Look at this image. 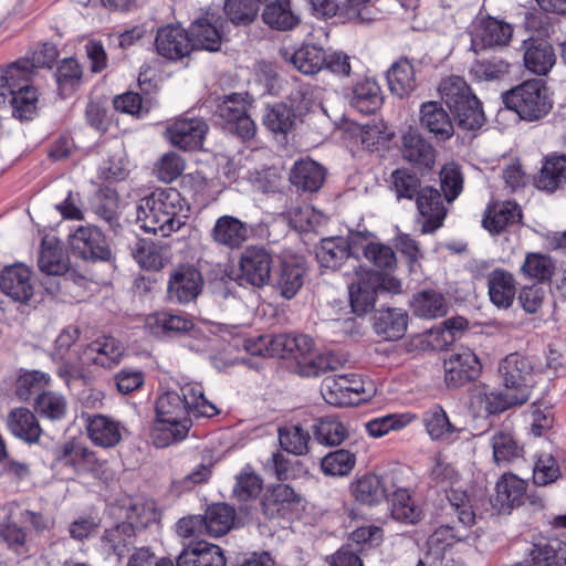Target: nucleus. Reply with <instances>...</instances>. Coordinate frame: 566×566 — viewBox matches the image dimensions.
Listing matches in <instances>:
<instances>
[{
	"instance_id": "3",
	"label": "nucleus",
	"mask_w": 566,
	"mask_h": 566,
	"mask_svg": "<svg viewBox=\"0 0 566 566\" xmlns=\"http://www.w3.org/2000/svg\"><path fill=\"white\" fill-rule=\"evenodd\" d=\"M217 407L203 395L200 384H187L181 394L167 391L156 401V419H185L195 417H213L218 413Z\"/></svg>"
},
{
	"instance_id": "48",
	"label": "nucleus",
	"mask_w": 566,
	"mask_h": 566,
	"mask_svg": "<svg viewBox=\"0 0 566 566\" xmlns=\"http://www.w3.org/2000/svg\"><path fill=\"white\" fill-rule=\"evenodd\" d=\"M438 90L451 112L467 103V101L476 97L461 76L451 75L443 78Z\"/></svg>"
},
{
	"instance_id": "62",
	"label": "nucleus",
	"mask_w": 566,
	"mask_h": 566,
	"mask_svg": "<svg viewBox=\"0 0 566 566\" xmlns=\"http://www.w3.org/2000/svg\"><path fill=\"white\" fill-rule=\"evenodd\" d=\"M390 189L395 192L398 200H412L421 189L420 179L408 169H396L390 175Z\"/></svg>"
},
{
	"instance_id": "50",
	"label": "nucleus",
	"mask_w": 566,
	"mask_h": 566,
	"mask_svg": "<svg viewBox=\"0 0 566 566\" xmlns=\"http://www.w3.org/2000/svg\"><path fill=\"white\" fill-rule=\"evenodd\" d=\"M208 535L219 537L227 534L234 524V509L224 503L209 506L205 513Z\"/></svg>"
},
{
	"instance_id": "30",
	"label": "nucleus",
	"mask_w": 566,
	"mask_h": 566,
	"mask_svg": "<svg viewBox=\"0 0 566 566\" xmlns=\"http://www.w3.org/2000/svg\"><path fill=\"white\" fill-rule=\"evenodd\" d=\"M7 427L12 436L30 444L36 443L43 432L36 416L25 407L10 410Z\"/></svg>"
},
{
	"instance_id": "38",
	"label": "nucleus",
	"mask_w": 566,
	"mask_h": 566,
	"mask_svg": "<svg viewBox=\"0 0 566 566\" xmlns=\"http://www.w3.org/2000/svg\"><path fill=\"white\" fill-rule=\"evenodd\" d=\"M495 502L501 510H511L524 503L526 482L513 473H504L497 481Z\"/></svg>"
},
{
	"instance_id": "64",
	"label": "nucleus",
	"mask_w": 566,
	"mask_h": 566,
	"mask_svg": "<svg viewBox=\"0 0 566 566\" xmlns=\"http://www.w3.org/2000/svg\"><path fill=\"white\" fill-rule=\"evenodd\" d=\"M440 185L447 202L455 200L463 189V175L455 163L446 164L440 170Z\"/></svg>"
},
{
	"instance_id": "57",
	"label": "nucleus",
	"mask_w": 566,
	"mask_h": 566,
	"mask_svg": "<svg viewBox=\"0 0 566 566\" xmlns=\"http://www.w3.org/2000/svg\"><path fill=\"white\" fill-rule=\"evenodd\" d=\"M125 516L133 528L142 530L158 521L156 505L149 500L130 501L125 507Z\"/></svg>"
},
{
	"instance_id": "8",
	"label": "nucleus",
	"mask_w": 566,
	"mask_h": 566,
	"mask_svg": "<svg viewBox=\"0 0 566 566\" xmlns=\"http://www.w3.org/2000/svg\"><path fill=\"white\" fill-rule=\"evenodd\" d=\"M272 265L273 255L268 249L261 245L245 248L239 261L240 284L254 287L266 285L271 280Z\"/></svg>"
},
{
	"instance_id": "4",
	"label": "nucleus",
	"mask_w": 566,
	"mask_h": 566,
	"mask_svg": "<svg viewBox=\"0 0 566 566\" xmlns=\"http://www.w3.org/2000/svg\"><path fill=\"white\" fill-rule=\"evenodd\" d=\"M507 108L527 122L539 120L553 108V99L546 84L538 78L524 81L504 95Z\"/></svg>"
},
{
	"instance_id": "15",
	"label": "nucleus",
	"mask_w": 566,
	"mask_h": 566,
	"mask_svg": "<svg viewBox=\"0 0 566 566\" xmlns=\"http://www.w3.org/2000/svg\"><path fill=\"white\" fill-rule=\"evenodd\" d=\"M54 455L57 463L70 465L78 473L88 472L95 476L104 473L103 468L106 462L99 460L94 451L78 442H64L55 449Z\"/></svg>"
},
{
	"instance_id": "26",
	"label": "nucleus",
	"mask_w": 566,
	"mask_h": 566,
	"mask_svg": "<svg viewBox=\"0 0 566 566\" xmlns=\"http://www.w3.org/2000/svg\"><path fill=\"white\" fill-rule=\"evenodd\" d=\"M401 154L405 160L419 169H431L436 163V149L416 130L402 136Z\"/></svg>"
},
{
	"instance_id": "28",
	"label": "nucleus",
	"mask_w": 566,
	"mask_h": 566,
	"mask_svg": "<svg viewBox=\"0 0 566 566\" xmlns=\"http://www.w3.org/2000/svg\"><path fill=\"white\" fill-rule=\"evenodd\" d=\"M177 566H226L222 549L207 542H198L185 547L178 555Z\"/></svg>"
},
{
	"instance_id": "1",
	"label": "nucleus",
	"mask_w": 566,
	"mask_h": 566,
	"mask_svg": "<svg viewBox=\"0 0 566 566\" xmlns=\"http://www.w3.org/2000/svg\"><path fill=\"white\" fill-rule=\"evenodd\" d=\"M189 208L174 188L156 190L139 200L137 222L146 232L169 237L186 224Z\"/></svg>"
},
{
	"instance_id": "18",
	"label": "nucleus",
	"mask_w": 566,
	"mask_h": 566,
	"mask_svg": "<svg viewBox=\"0 0 566 566\" xmlns=\"http://www.w3.org/2000/svg\"><path fill=\"white\" fill-rule=\"evenodd\" d=\"M203 286L201 273L190 265H181L172 270L167 285L170 301L186 304L198 297Z\"/></svg>"
},
{
	"instance_id": "29",
	"label": "nucleus",
	"mask_w": 566,
	"mask_h": 566,
	"mask_svg": "<svg viewBox=\"0 0 566 566\" xmlns=\"http://www.w3.org/2000/svg\"><path fill=\"white\" fill-rule=\"evenodd\" d=\"M408 326V314L396 307L377 310L373 316L375 332L386 340L401 338Z\"/></svg>"
},
{
	"instance_id": "55",
	"label": "nucleus",
	"mask_w": 566,
	"mask_h": 566,
	"mask_svg": "<svg viewBox=\"0 0 566 566\" xmlns=\"http://www.w3.org/2000/svg\"><path fill=\"white\" fill-rule=\"evenodd\" d=\"M554 271L555 264L551 256L537 252L527 253L521 266V273L525 277L538 282L549 281Z\"/></svg>"
},
{
	"instance_id": "54",
	"label": "nucleus",
	"mask_w": 566,
	"mask_h": 566,
	"mask_svg": "<svg viewBox=\"0 0 566 566\" xmlns=\"http://www.w3.org/2000/svg\"><path fill=\"white\" fill-rule=\"evenodd\" d=\"M390 495L391 515L395 520L407 524H415L420 520L421 511L413 504L408 490L395 484Z\"/></svg>"
},
{
	"instance_id": "61",
	"label": "nucleus",
	"mask_w": 566,
	"mask_h": 566,
	"mask_svg": "<svg viewBox=\"0 0 566 566\" xmlns=\"http://www.w3.org/2000/svg\"><path fill=\"white\" fill-rule=\"evenodd\" d=\"M82 67L75 59H64L57 66L55 76L60 94L71 95L82 82Z\"/></svg>"
},
{
	"instance_id": "42",
	"label": "nucleus",
	"mask_w": 566,
	"mask_h": 566,
	"mask_svg": "<svg viewBox=\"0 0 566 566\" xmlns=\"http://www.w3.org/2000/svg\"><path fill=\"white\" fill-rule=\"evenodd\" d=\"M262 20L271 29L279 31L293 30L300 23V17L292 11L290 0H269L263 9Z\"/></svg>"
},
{
	"instance_id": "56",
	"label": "nucleus",
	"mask_w": 566,
	"mask_h": 566,
	"mask_svg": "<svg viewBox=\"0 0 566 566\" xmlns=\"http://www.w3.org/2000/svg\"><path fill=\"white\" fill-rule=\"evenodd\" d=\"M280 446L289 453L303 455L308 452L310 433L298 424L281 427L277 430Z\"/></svg>"
},
{
	"instance_id": "24",
	"label": "nucleus",
	"mask_w": 566,
	"mask_h": 566,
	"mask_svg": "<svg viewBox=\"0 0 566 566\" xmlns=\"http://www.w3.org/2000/svg\"><path fill=\"white\" fill-rule=\"evenodd\" d=\"M274 353L281 357L293 356L298 364L313 367L316 356L314 355L313 339L307 335L280 334L272 340Z\"/></svg>"
},
{
	"instance_id": "36",
	"label": "nucleus",
	"mask_w": 566,
	"mask_h": 566,
	"mask_svg": "<svg viewBox=\"0 0 566 566\" xmlns=\"http://www.w3.org/2000/svg\"><path fill=\"white\" fill-rule=\"evenodd\" d=\"M290 180L303 191H317L325 180V169L312 159H300L291 169Z\"/></svg>"
},
{
	"instance_id": "41",
	"label": "nucleus",
	"mask_w": 566,
	"mask_h": 566,
	"mask_svg": "<svg viewBox=\"0 0 566 566\" xmlns=\"http://www.w3.org/2000/svg\"><path fill=\"white\" fill-rule=\"evenodd\" d=\"M350 104L363 114L375 113L382 104L380 86L373 78H364L353 86Z\"/></svg>"
},
{
	"instance_id": "9",
	"label": "nucleus",
	"mask_w": 566,
	"mask_h": 566,
	"mask_svg": "<svg viewBox=\"0 0 566 566\" xmlns=\"http://www.w3.org/2000/svg\"><path fill=\"white\" fill-rule=\"evenodd\" d=\"M247 111L245 97L240 93H233L222 98L217 105L216 114L226 122L230 132L242 139H251L255 135L256 126Z\"/></svg>"
},
{
	"instance_id": "20",
	"label": "nucleus",
	"mask_w": 566,
	"mask_h": 566,
	"mask_svg": "<svg viewBox=\"0 0 566 566\" xmlns=\"http://www.w3.org/2000/svg\"><path fill=\"white\" fill-rule=\"evenodd\" d=\"M301 496L287 484L269 488L261 500L263 514L269 518L286 517L297 510Z\"/></svg>"
},
{
	"instance_id": "14",
	"label": "nucleus",
	"mask_w": 566,
	"mask_h": 566,
	"mask_svg": "<svg viewBox=\"0 0 566 566\" xmlns=\"http://www.w3.org/2000/svg\"><path fill=\"white\" fill-rule=\"evenodd\" d=\"M190 31L180 24H167L157 30L155 48L158 55L169 61H181L193 51Z\"/></svg>"
},
{
	"instance_id": "40",
	"label": "nucleus",
	"mask_w": 566,
	"mask_h": 566,
	"mask_svg": "<svg viewBox=\"0 0 566 566\" xmlns=\"http://www.w3.org/2000/svg\"><path fill=\"white\" fill-rule=\"evenodd\" d=\"M316 258L321 266L331 270H338L345 261L352 260L348 252V243L344 237L322 239L316 250Z\"/></svg>"
},
{
	"instance_id": "44",
	"label": "nucleus",
	"mask_w": 566,
	"mask_h": 566,
	"mask_svg": "<svg viewBox=\"0 0 566 566\" xmlns=\"http://www.w3.org/2000/svg\"><path fill=\"white\" fill-rule=\"evenodd\" d=\"M427 433L436 441H450L458 429L450 422L447 412L436 405L422 413Z\"/></svg>"
},
{
	"instance_id": "22",
	"label": "nucleus",
	"mask_w": 566,
	"mask_h": 566,
	"mask_svg": "<svg viewBox=\"0 0 566 566\" xmlns=\"http://www.w3.org/2000/svg\"><path fill=\"white\" fill-rule=\"evenodd\" d=\"M395 489L391 475L365 474L352 484V494L357 502L375 505L387 500Z\"/></svg>"
},
{
	"instance_id": "25",
	"label": "nucleus",
	"mask_w": 566,
	"mask_h": 566,
	"mask_svg": "<svg viewBox=\"0 0 566 566\" xmlns=\"http://www.w3.org/2000/svg\"><path fill=\"white\" fill-rule=\"evenodd\" d=\"M210 234L216 244L237 250L248 240L249 229L238 218L226 214L217 219Z\"/></svg>"
},
{
	"instance_id": "32",
	"label": "nucleus",
	"mask_w": 566,
	"mask_h": 566,
	"mask_svg": "<svg viewBox=\"0 0 566 566\" xmlns=\"http://www.w3.org/2000/svg\"><path fill=\"white\" fill-rule=\"evenodd\" d=\"M191 424L190 418L156 419L150 432L151 441L157 448H166L172 443L182 441L188 436Z\"/></svg>"
},
{
	"instance_id": "45",
	"label": "nucleus",
	"mask_w": 566,
	"mask_h": 566,
	"mask_svg": "<svg viewBox=\"0 0 566 566\" xmlns=\"http://www.w3.org/2000/svg\"><path fill=\"white\" fill-rule=\"evenodd\" d=\"M412 308L415 315L422 318L442 317L448 312V303L442 293L434 290H423L413 295Z\"/></svg>"
},
{
	"instance_id": "16",
	"label": "nucleus",
	"mask_w": 566,
	"mask_h": 566,
	"mask_svg": "<svg viewBox=\"0 0 566 566\" xmlns=\"http://www.w3.org/2000/svg\"><path fill=\"white\" fill-rule=\"evenodd\" d=\"M208 128L207 123L198 117L177 118L167 126L166 137L175 147L196 150L202 147Z\"/></svg>"
},
{
	"instance_id": "51",
	"label": "nucleus",
	"mask_w": 566,
	"mask_h": 566,
	"mask_svg": "<svg viewBox=\"0 0 566 566\" xmlns=\"http://www.w3.org/2000/svg\"><path fill=\"white\" fill-rule=\"evenodd\" d=\"M130 250L135 261L145 270L158 271L165 264L161 247L150 240L136 238Z\"/></svg>"
},
{
	"instance_id": "23",
	"label": "nucleus",
	"mask_w": 566,
	"mask_h": 566,
	"mask_svg": "<svg viewBox=\"0 0 566 566\" xmlns=\"http://www.w3.org/2000/svg\"><path fill=\"white\" fill-rule=\"evenodd\" d=\"M0 289L13 301L27 303L33 296L31 270L21 263L6 266L0 275Z\"/></svg>"
},
{
	"instance_id": "52",
	"label": "nucleus",
	"mask_w": 566,
	"mask_h": 566,
	"mask_svg": "<svg viewBox=\"0 0 566 566\" xmlns=\"http://www.w3.org/2000/svg\"><path fill=\"white\" fill-rule=\"evenodd\" d=\"M12 107V115L21 120L33 117L36 109L38 93L32 86H19L17 91H10L7 98Z\"/></svg>"
},
{
	"instance_id": "17",
	"label": "nucleus",
	"mask_w": 566,
	"mask_h": 566,
	"mask_svg": "<svg viewBox=\"0 0 566 566\" xmlns=\"http://www.w3.org/2000/svg\"><path fill=\"white\" fill-rule=\"evenodd\" d=\"M446 201L444 196L432 186H426L419 190L416 197V205L422 218V233H432L442 227L443 220L448 213Z\"/></svg>"
},
{
	"instance_id": "11",
	"label": "nucleus",
	"mask_w": 566,
	"mask_h": 566,
	"mask_svg": "<svg viewBox=\"0 0 566 566\" xmlns=\"http://www.w3.org/2000/svg\"><path fill=\"white\" fill-rule=\"evenodd\" d=\"M366 391L364 380L355 374L327 377L321 387L325 401L338 407L358 402Z\"/></svg>"
},
{
	"instance_id": "37",
	"label": "nucleus",
	"mask_w": 566,
	"mask_h": 566,
	"mask_svg": "<svg viewBox=\"0 0 566 566\" xmlns=\"http://www.w3.org/2000/svg\"><path fill=\"white\" fill-rule=\"evenodd\" d=\"M33 71L29 59H21L0 69V102L4 103L10 91L29 86Z\"/></svg>"
},
{
	"instance_id": "63",
	"label": "nucleus",
	"mask_w": 566,
	"mask_h": 566,
	"mask_svg": "<svg viewBox=\"0 0 566 566\" xmlns=\"http://www.w3.org/2000/svg\"><path fill=\"white\" fill-rule=\"evenodd\" d=\"M355 462L354 453L339 449L326 454L321 461V468L326 475L344 476L354 469Z\"/></svg>"
},
{
	"instance_id": "2",
	"label": "nucleus",
	"mask_w": 566,
	"mask_h": 566,
	"mask_svg": "<svg viewBox=\"0 0 566 566\" xmlns=\"http://www.w3.org/2000/svg\"><path fill=\"white\" fill-rule=\"evenodd\" d=\"M124 354L125 347L120 340L113 336H101L83 347L76 360H63L57 367V376L69 385L71 380L82 378L88 367L115 368Z\"/></svg>"
},
{
	"instance_id": "43",
	"label": "nucleus",
	"mask_w": 566,
	"mask_h": 566,
	"mask_svg": "<svg viewBox=\"0 0 566 566\" xmlns=\"http://www.w3.org/2000/svg\"><path fill=\"white\" fill-rule=\"evenodd\" d=\"M538 189L554 192L566 186V156H551L544 161L536 179Z\"/></svg>"
},
{
	"instance_id": "33",
	"label": "nucleus",
	"mask_w": 566,
	"mask_h": 566,
	"mask_svg": "<svg viewBox=\"0 0 566 566\" xmlns=\"http://www.w3.org/2000/svg\"><path fill=\"white\" fill-rule=\"evenodd\" d=\"M489 296L499 308L512 306L516 294V282L512 273L495 269L488 275Z\"/></svg>"
},
{
	"instance_id": "12",
	"label": "nucleus",
	"mask_w": 566,
	"mask_h": 566,
	"mask_svg": "<svg viewBox=\"0 0 566 566\" xmlns=\"http://www.w3.org/2000/svg\"><path fill=\"white\" fill-rule=\"evenodd\" d=\"M73 254L86 261H108L112 251L102 231L94 226H81L70 235Z\"/></svg>"
},
{
	"instance_id": "35",
	"label": "nucleus",
	"mask_w": 566,
	"mask_h": 566,
	"mask_svg": "<svg viewBox=\"0 0 566 566\" xmlns=\"http://www.w3.org/2000/svg\"><path fill=\"white\" fill-rule=\"evenodd\" d=\"M522 403L523 402L517 397L505 389L501 391H486L485 389H478L471 399L472 407L479 413L484 412L485 415L500 413L513 406Z\"/></svg>"
},
{
	"instance_id": "19",
	"label": "nucleus",
	"mask_w": 566,
	"mask_h": 566,
	"mask_svg": "<svg viewBox=\"0 0 566 566\" xmlns=\"http://www.w3.org/2000/svg\"><path fill=\"white\" fill-rule=\"evenodd\" d=\"M190 39L193 42V50H206L218 52L224 40L223 21L213 13H207L191 23Z\"/></svg>"
},
{
	"instance_id": "47",
	"label": "nucleus",
	"mask_w": 566,
	"mask_h": 566,
	"mask_svg": "<svg viewBox=\"0 0 566 566\" xmlns=\"http://www.w3.org/2000/svg\"><path fill=\"white\" fill-rule=\"evenodd\" d=\"M289 61L301 73L315 75L324 70L325 51L317 45H303L289 56Z\"/></svg>"
},
{
	"instance_id": "49",
	"label": "nucleus",
	"mask_w": 566,
	"mask_h": 566,
	"mask_svg": "<svg viewBox=\"0 0 566 566\" xmlns=\"http://www.w3.org/2000/svg\"><path fill=\"white\" fill-rule=\"evenodd\" d=\"M491 446L493 461L497 465L510 464L523 455V447L509 431H496L491 438Z\"/></svg>"
},
{
	"instance_id": "39",
	"label": "nucleus",
	"mask_w": 566,
	"mask_h": 566,
	"mask_svg": "<svg viewBox=\"0 0 566 566\" xmlns=\"http://www.w3.org/2000/svg\"><path fill=\"white\" fill-rule=\"evenodd\" d=\"M521 219L520 207L515 202L504 201L489 207L482 223L490 232L500 233L507 226L518 223Z\"/></svg>"
},
{
	"instance_id": "21",
	"label": "nucleus",
	"mask_w": 566,
	"mask_h": 566,
	"mask_svg": "<svg viewBox=\"0 0 566 566\" xmlns=\"http://www.w3.org/2000/svg\"><path fill=\"white\" fill-rule=\"evenodd\" d=\"M419 123L421 128L440 142L450 139L454 134V125L450 114L437 101H428L420 105Z\"/></svg>"
},
{
	"instance_id": "10",
	"label": "nucleus",
	"mask_w": 566,
	"mask_h": 566,
	"mask_svg": "<svg viewBox=\"0 0 566 566\" xmlns=\"http://www.w3.org/2000/svg\"><path fill=\"white\" fill-rule=\"evenodd\" d=\"M354 277L348 285L353 312L358 316L369 313L376 304L377 272L363 265H353Z\"/></svg>"
},
{
	"instance_id": "34",
	"label": "nucleus",
	"mask_w": 566,
	"mask_h": 566,
	"mask_svg": "<svg viewBox=\"0 0 566 566\" xmlns=\"http://www.w3.org/2000/svg\"><path fill=\"white\" fill-rule=\"evenodd\" d=\"M145 327L155 336L164 337L190 332L193 323L182 314L158 312L147 316Z\"/></svg>"
},
{
	"instance_id": "6",
	"label": "nucleus",
	"mask_w": 566,
	"mask_h": 566,
	"mask_svg": "<svg viewBox=\"0 0 566 566\" xmlns=\"http://www.w3.org/2000/svg\"><path fill=\"white\" fill-rule=\"evenodd\" d=\"M499 374L505 390L523 403L528 400L534 380L533 367L527 358L518 354L507 355L499 365Z\"/></svg>"
},
{
	"instance_id": "59",
	"label": "nucleus",
	"mask_w": 566,
	"mask_h": 566,
	"mask_svg": "<svg viewBox=\"0 0 566 566\" xmlns=\"http://www.w3.org/2000/svg\"><path fill=\"white\" fill-rule=\"evenodd\" d=\"M296 120L294 109L285 103H276L266 108L263 123L273 133L286 134Z\"/></svg>"
},
{
	"instance_id": "58",
	"label": "nucleus",
	"mask_w": 566,
	"mask_h": 566,
	"mask_svg": "<svg viewBox=\"0 0 566 566\" xmlns=\"http://www.w3.org/2000/svg\"><path fill=\"white\" fill-rule=\"evenodd\" d=\"M34 409L43 418L57 421L66 416L67 401L61 394L42 391L34 400Z\"/></svg>"
},
{
	"instance_id": "60",
	"label": "nucleus",
	"mask_w": 566,
	"mask_h": 566,
	"mask_svg": "<svg viewBox=\"0 0 566 566\" xmlns=\"http://www.w3.org/2000/svg\"><path fill=\"white\" fill-rule=\"evenodd\" d=\"M51 376L40 370L22 373L15 384V395L22 401H28L33 395H39L49 386Z\"/></svg>"
},
{
	"instance_id": "7",
	"label": "nucleus",
	"mask_w": 566,
	"mask_h": 566,
	"mask_svg": "<svg viewBox=\"0 0 566 566\" xmlns=\"http://www.w3.org/2000/svg\"><path fill=\"white\" fill-rule=\"evenodd\" d=\"M470 34L474 51L503 48L509 45L513 35V28L504 20L479 13L471 23Z\"/></svg>"
},
{
	"instance_id": "53",
	"label": "nucleus",
	"mask_w": 566,
	"mask_h": 566,
	"mask_svg": "<svg viewBox=\"0 0 566 566\" xmlns=\"http://www.w3.org/2000/svg\"><path fill=\"white\" fill-rule=\"evenodd\" d=\"M315 440L325 446H338L348 436V431L337 418L324 417L313 426Z\"/></svg>"
},
{
	"instance_id": "13",
	"label": "nucleus",
	"mask_w": 566,
	"mask_h": 566,
	"mask_svg": "<svg viewBox=\"0 0 566 566\" xmlns=\"http://www.w3.org/2000/svg\"><path fill=\"white\" fill-rule=\"evenodd\" d=\"M482 365L473 350L461 348L444 359V380L448 387H462L475 380Z\"/></svg>"
},
{
	"instance_id": "27",
	"label": "nucleus",
	"mask_w": 566,
	"mask_h": 566,
	"mask_svg": "<svg viewBox=\"0 0 566 566\" xmlns=\"http://www.w3.org/2000/svg\"><path fill=\"white\" fill-rule=\"evenodd\" d=\"M524 65L539 76L548 74L556 63L553 46L544 40L528 39L524 41Z\"/></svg>"
},
{
	"instance_id": "5",
	"label": "nucleus",
	"mask_w": 566,
	"mask_h": 566,
	"mask_svg": "<svg viewBox=\"0 0 566 566\" xmlns=\"http://www.w3.org/2000/svg\"><path fill=\"white\" fill-rule=\"evenodd\" d=\"M38 265L40 271L48 275L42 285L51 295L59 294L62 285L72 280L73 275L69 273V256L57 243L46 240L42 242Z\"/></svg>"
},
{
	"instance_id": "31",
	"label": "nucleus",
	"mask_w": 566,
	"mask_h": 566,
	"mask_svg": "<svg viewBox=\"0 0 566 566\" xmlns=\"http://www.w3.org/2000/svg\"><path fill=\"white\" fill-rule=\"evenodd\" d=\"M122 426L114 419L94 415L86 420V431L91 441L102 448H112L122 440Z\"/></svg>"
},
{
	"instance_id": "46",
	"label": "nucleus",
	"mask_w": 566,
	"mask_h": 566,
	"mask_svg": "<svg viewBox=\"0 0 566 566\" xmlns=\"http://www.w3.org/2000/svg\"><path fill=\"white\" fill-rule=\"evenodd\" d=\"M387 82L392 94L405 97L416 88L415 70L411 63L399 60L387 72Z\"/></svg>"
}]
</instances>
